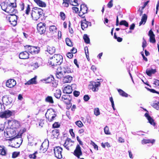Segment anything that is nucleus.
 Listing matches in <instances>:
<instances>
[{
	"instance_id": "obj_45",
	"label": "nucleus",
	"mask_w": 159,
	"mask_h": 159,
	"mask_svg": "<svg viewBox=\"0 0 159 159\" xmlns=\"http://www.w3.org/2000/svg\"><path fill=\"white\" fill-rule=\"evenodd\" d=\"M152 106L155 108L157 110L159 109V102H157L153 103L152 105Z\"/></svg>"
},
{
	"instance_id": "obj_47",
	"label": "nucleus",
	"mask_w": 159,
	"mask_h": 159,
	"mask_svg": "<svg viewBox=\"0 0 159 159\" xmlns=\"http://www.w3.org/2000/svg\"><path fill=\"white\" fill-rule=\"evenodd\" d=\"M114 38L116 39L117 41L118 42H121L122 41V39L120 37H117V36L116 35V33H115L114 34Z\"/></svg>"
},
{
	"instance_id": "obj_59",
	"label": "nucleus",
	"mask_w": 159,
	"mask_h": 159,
	"mask_svg": "<svg viewBox=\"0 0 159 159\" xmlns=\"http://www.w3.org/2000/svg\"><path fill=\"white\" fill-rule=\"evenodd\" d=\"M148 90L150 91L152 93H157V94H159V92L153 89H148Z\"/></svg>"
},
{
	"instance_id": "obj_28",
	"label": "nucleus",
	"mask_w": 159,
	"mask_h": 159,
	"mask_svg": "<svg viewBox=\"0 0 159 159\" xmlns=\"http://www.w3.org/2000/svg\"><path fill=\"white\" fill-rule=\"evenodd\" d=\"M147 18V16L145 14H143L139 23V26L141 25L142 24H144L146 21Z\"/></svg>"
},
{
	"instance_id": "obj_36",
	"label": "nucleus",
	"mask_w": 159,
	"mask_h": 159,
	"mask_svg": "<svg viewBox=\"0 0 159 159\" xmlns=\"http://www.w3.org/2000/svg\"><path fill=\"white\" fill-rule=\"evenodd\" d=\"M155 142V141L154 140H151L150 139H143L142 141V144H145L146 143H153Z\"/></svg>"
},
{
	"instance_id": "obj_15",
	"label": "nucleus",
	"mask_w": 159,
	"mask_h": 159,
	"mask_svg": "<svg viewBox=\"0 0 159 159\" xmlns=\"http://www.w3.org/2000/svg\"><path fill=\"white\" fill-rule=\"evenodd\" d=\"M41 153L38 152L37 151H35L34 153L32 154H29V157L31 159H36V158H40L41 156L40 155Z\"/></svg>"
},
{
	"instance_id": "obj_8",
	"label": "nucleus",
	"mask_w": 159,
	"mask_h": 159,
	"mask_svg": "<svg viewBox=\"0 0 159 159\" xmlns=\"http://www.w3.org/2000/svg\"><path fill=\"white\" fill-rule=\"evenodd\" d=\"M11 16L9 17V21L10 23L12 26H14L17 24V16L15 15V14L12 13L10 15Z\"/></svg>"
},
{
	"instance_id": "obj_38",
	"label": "nucleus",
	"mask_w": 159,
	"mask_h": 159,
	"mask_svg": "<svg viewBox=\"0 0 159 159\" xmlns=\"http://www.w3.org/2000/svg\"><path fill=\"white\" fill-rule=\"evenodd\" d=\"M31 66L33 69L34 70L38 68L39 65L37 62H33L31 64Z\"/></svg>"
},
{
	"instance_id": "obj_2",
	"label": "nucleus",
	"mask_w": 159,
	"mask_h": 159,
	"mask_svg": "<svg viewBox=\"0 0 159 159\" xmlns=\"http://www.w3.org/2000/svg\"><path fill=\"white\" fill-rule=\"evenodd\" d=\"M63 57L59 54H55L52 57H50L48 63L52 66L60 65L62 62Z\"/></svg>"
},
{
	"instance_id": "obj_17",
	"label": "nucleus",
	"mask_w": 159,
	"mask_h": 159,
	"mask_svg": "<svg viewBox=\"0 0 159 159\" xmlns=\"http://www.w3.org/2000/svg\"><path fill=\"white\" fill-rule=\"evenodd\" d=\"M148 35L150 37L149 41L150 43H154L156 42L155 35L152 30H150L148 33Z\"/></svg>"
},
{
	"instance_id": "obj_52",
	"label": "nucleus",
	"mask_w": 159,
	"mask_h": 159,
	"mask_svg": "<svg viewBox=\"0 0 159 159\" xmlns=\"http://www.w3.org/2000/svg\"><path fill=\"white\" fill-rule=\"evenodd\" d=\"M113 0H111L107 4V6L109 8H111L113 6L112 3Z\"/></svg>"
},
{
	"instance_id": "obj_35",
	"label": "nucleus",
	"mask_w": 159,
	"mask_h": 159,
	"mask_svg": "<svg viewBox=\"0 0 159 159\" xmlns=\"http://www.w3.org/2000/svg\"><path fill=\"white\" fill-rule=\"evenodd\" d=\"M61 92L60 89L57 90L54 93V96L57 99H59L61 95Z\"/></svg>"
},
{
	"instance_id": "obj_10",
	"label": "nucleus",
	"mask_w": 159,
	"mask_h": 159,
	"mask_svg": "<svg viewBox=\"0 0 159 159\" xmlns=\"http://www.w3.org/2000/svg\"><path fill=\"white\" fill-rule=\"evenodd\" d=\"M45 24L41 22L39 23L37 25V29L39 33L41 34L44 33L46 31Z\"/></svg>"
},
{
	"instance_id": "obj_9",
	"label": "nucleus",
	"mask_w": 159,
	"mask_h": 159,
	"mask_svg": "<svg viewBox=\"0 0 159 159\" xmlns=\"http://www.w3.org/2000/svg\"><path fill=\"white\" fill-rule=\"evenodd\" d=\"M100 85V83L99 82H92L89 86L90 89L93 92H97L98 90V87Z\"/></svg>"
},
{
	"instance_id": "obj_3",
	"label": "nucleus",
	"mask_w": 159,
	"mask_h": 159,
	"mask_svg": "<svg viewBox=\"0 0 159 159\" xmlns=\"http://www.w3.org/2000/svg\"><path fill=\"white\" fill-rule=\"evenodd\" d=\"M43 14V11L42 9L34 7L32 10L31 16L33 19L37 20L42 16Z\"/></svg>"
},
{
	"instance_id": "obj_57",
	"label": "nucleus",
	"mask_w": 159,
	"mask_h": 159,
	"mask_svg": "<svg viewBox=\"0 0 159 159\" xmlns=\"http://www.w3.org/2000/svg\"><path fill=\"white\" fill-rule=\"evenodd\" d=\"M85 14V13H83V12L82 11L80 10L79 13V16L82 18H83L84 17V15Z\"/></svg>"
},
{
	"instance_id": "obj_39",
	"label": "nucleus",
	"mask_w": 159,
	"mask_h": 159,
	"mask_svg": "<svg viewBox=\"0 0 159 159\" xmlns=\"http://www.w3.org/2000/svg\"><path fill=\"white\" fill-rule=\"evenodd\" d=\"M83 39L85 43L87 44L90 43V39L88 36L86 34H85L83 36Z\"/></svg>"
},
{
	"instance_id": "obj_14",
	"label": "nucleus",
	"mask_w": 159,
	"mask_h": 159,
	"mask_svg": "<svg viewBox=\"0 0 159 159\" xmlns=\"http://www.w3.org/2000/svg\"><path fill=\"white\" fill-rule=\"evenodd\" d=\"M12 112L9 110H7L2 113L0 116L2 118H7L12 115Z\"/></svg>"
},
{
	"instance_id": "obj_18",
	"label": "nucleus",
	"mask_w": 159,
	"mask_h": 159,
	"mask_svg": "<svg viewBox=\"0 0 159 159\" xmlns=\"http://www.w3.org/2000/svg\"><path fill=\"white\" fill-rule=\"evenodd\" d=\"M60 70H61V67L58 68L57 69V72L56 74V75L57 78L58 79H61V77L63 76L64 75L62 72V71H60Z\"/></svg>"
},
{
	"instance_id": "obj_49",
	"label": "nucleus",
	"mask_w": 159,
	"mask_h": 159,
	"mask_svg": "<svg viewBox=\"0 0 159 159\" xmlns=\"http://www.w3.org/2000/svg\"><path fill=\"white\" fill-rule=\"evenodd\" d=\"M30 6L29 5H27V7H26V10H25V13L27 15H28L30 11Z\"/></svg>"
},
{
	"instance_id": "obj_21",
	"label": "nucleus",
	"mask_w": 159,
	"mask_h": 159,
	"mask_svg": "<svg viewBox=\"0 0 159 159\" xmlns=\"http://www.w3.org/2000/svg\"><path fill=\"white\" fill-rule=\"evenodd\" d=\"M2 100L3 103L7 105L10 104L11 102V100L10 99L7 95L4 96L2 98Z\"/></svg>"
},
{
	"instance_id": "obj_33",
	"label": "nucleus",
	"mask_w": 159,
	"mask_h": 159,
	"mask_svg": "<svg viewBox=\"0 0 159 159\" xmlns=\"http://www.w3.org/2000/svg\"><path fill=\"white\" fill-rule=\"evenodd\" d=\"M45 101L46 102L49 103L51 104L54 103V101L52 97L51 96H48L45 99Z\"/></svg>"
},
{
	"instance_id": "obj_37",
	"label": "nucleus",
	"mask_w": 159,
	"mask_h": 159,
	"mask_svg": "<svg viewBox=\"0 0 159 159\" xmlns=\"http://www.w3.org/2000/svg\"><path fill=\"white\" fill-rule=\"evenodd\" d=\"M118 91L120 94L122 96L125 97H127L128 96V94L123 90L120 89H118Z\"/></svg>"
},
{
	"instance_id": "obj_12",
	"label": "nucleus",
	"mask_w": 159,
	"mask_h": 159,
	"mask_svg": "<svg viewBox=\"0 0 159 159\" xmlns=\"http://www.w3.org/2000/svg\"><path fill=\"white\" fill-rule=\"evenodd\" d=\"M73 142L70 139L67 138L66 140L63 145L66 149L69 150L70 147L73 145Z\"/></svg>"
},
{
	"instance_id": "obj_19",
	"label": "nucleus",
	"mask_w": 159,
	"mask_h": 159,
	"mask_svg": "<svg viewBox=\"0 0 159 159\" xmlns=\"http://www.w3.org/2000/svg\"><path fill=\"white\" fill-rule=\"evenodd\" d=\"M73 87H71L70 85H67L65 87L63 90V92L64 93L66 94H70L71 93L73 90Z\"/></svg>"
},
{
	"instance_id": "obj_23",
	"label": "nucleus",
	"mask_w": 159,
	"mask_h": 159,
	"mask_svg": "<svg viewBox=\"0 0 159 159\" xmlns=\"http://www.w3.org/2000/svg\"><path fill=\"white\" fill-rule=\"evenodd\" d=\"M7 154V150L6 148L3 146H0V155L6 156Z\"/></svg>"
},
{
	"instance_id": "obj_1",
	"label": "nucleus",
	"mask_w": 159,
	"mask_h": 159,
	"mask_svg": "<svg viewBox=\"0 0 159 159\" xmlns=\"http://www.w3.org/2000/svg\"><path fill=\"white\" fill-rule=\"evenodd\" d=\"M2 9L8 13L11 14H15L16 11L15 9L16 4L14 3H2L1 4Z\"/></svg>"
},
{
	"instance_id": "obj_11",
	"label": "nucleus",
	"mask_w": 159,
	"mask_h": 159,
	"mask_svg": "<svg viewBox=\"0 0 159 159\" xmlns=\"http://www.w3.org/2000/svg\"><path fill=\"white\" fill-rule=\"evenodd\" d=\"M74 154L78 158H80V156L82 154V152L81 150V148L80 145L78 144L74 152Z\"/></svg>"
},
{
	"instance_id": "obj_29",
	"label": "nucleus",
	"mask_w": 159,
	"mask_h": 159,
	"mask_svg": "<svg viewBox=\"0 0 159 159\" xmlns=\"http://www.w3.org/2000/svg\"><path fill=\"white\" fill-rule=\"evenodd\" d=\"M39 6L42 7H45L46 6V3L40 0H34Z\"/></svg>"
},
{
	"instance_id": "obj_34",
	"label": "nucleus",
	"mask_w": 159,
	"mask_h": 159,
	"mask_svg": "<svg viewBox=\"0 0 159 159\" xmlns=\"http://www.w3.org/2000/svg\"><path fill=\"white\" fill-rule=\"evenodd\" d=\"M156 72V70L152 69L150 70L147 69L146 71L147 74L149 76H151L152 74H154Z\"/></svg>"
},
{
	"instance_id": "obj_63",
	"label": "nucleus",
	"mask_w": 159,
	"mask_h": 159,
	"mask_svg": "<svg viewBox=\"0 0 159 159\" xmlns=\"http://www.w3.org/2000/svg\"><path fill=\"white\" fill-rule=\"evenodd\" d=\"M69 132L72 137H75V134L73 132V129H70L69 130Z\"/></svg>"
},
{
	"instance_id": "obj_42",
	"label": "nucleus",
	"mask_w": 159,
	"mask_h": 159,
	"mask_svg": "<svg viewBox=\"0 0 159 159\" xmlns=\"http://www.w3.org/2000/svg\"><path fill=\"white\" fill-rule=\"evenodd\" d=\"M120 25H124L126 27H128L129 24L125 20H121L119 23Z\"/></svg>"
},
{
	"instance_id": "obj_26",
	"label": "nucleus",
	"mask_w": 159,
	"mask_h": 159,
	"mask_svg": "<svg viewBox=\"0 0 159 159\" xmlns=\"http://www.w3.org/2000/svg\"><path fill=\"white\" fill-rule=\"evenodd\" d=\"M36 76H35L33 78L31 79L25 83V84L30 85L31 84H37L36 81Z\"/></svg>"
},
{
	"instance_id": "obj_6",
	"label": "nucleus",
	"mask_w": 159,
	"mask_h": 159,
	"mask_svg": "<svg viewBox=\"0 0 159 159\" xmlns=\"http://www.w3.org/2000/svg\"><path fill=\"white\" fill-rule=\"evenodd\" d=\"M62 148L60 147H56L54 148V151L55 156L58 159L62 158Z\"/></svg>"
},
{
	"instance_id": "obj_44",
	"label": "nucleus",
	"mask_w": 159,
	"mask_h": 159,
	"mask_svg": "<svg viewBox=\"0 0 159 159\" xmlns=\"http://www.w3.org/2000/svg\"><path fill=\"white\" fill-rule=\"evenodd\" d=\"M20 152H14L12 154V158H15L19 155Z\"/></svg>"
},
{
	"instance_id": "obj_16",
	"label": "nucleus",
	"mask_w": 159,
	"mask_h": 159,
	"mask_svg": "<svg viewBox=\"0 0 159 159\" xmlns=\"http://www.w3.org/2000/svg\"><path fill=\"white\" fill-rule=\"evenodd\" d=\"M48 145V143L46 142H43L42 143L41 146V148L40 149V152L41 153V152H45L47 151V148Z\"/></svg>"
},
{
	"instance_id": "obj_24",
	"label": "nucleus",
	"mask_w": 159,
	"mask_h": 159,
	"mask_svg": "<svg viewBox=\"0 0 159 159\" xmlns=\"http://www.w3.org/2000/svg\"><path fill=\"white\" fill-rule=\"evenodd\" d=\"M69 95H64L61 98V100L64 102L66 104L69 103Z\"/></svg>"
},
{
	"instance_id": "obj_55",
	"label": "nucleus",
	"mask_w": 159,
	"mask_h": 159,
	"mask_svg": "<svg viewBox=\"0 0 159 159\" xmlns=\"http://www.w3.org/2000/svg\"><path fill=\"white\" fill-rule=\"evenodd\" d=\"M60 124L58 122H55L52 125V126L54 128H58L60 126Z\"/></svg>"
},
{
	"instance_id": "obj_50",
	"label": "nucleus",
	"mask_w": 159,
	"mask_h": 159,
	"mask_svg": "<svg viewBox=\"0 0 159 159\" xmlns=\"http://www.w3.org/2000/svg\"><path fill=\"white\" fill-rule=\"evenodd\" d=\"M104 131L105 134H110V132L109 131L108 127L106 126L104 128Z\"/></svg>"
},
{
	"instance_id": "obj_54",
	"label": "nucleus",
	"mask_w": 159,
	"mask_h": 159,
	"mask_svg": "<svg viewBox=\"0 0 159 159\" xmlns=\"http://www.w3.org/2000/svg\"><path fill=\"white\" fill-rule=\"evenodd\" d=\"M84 101H88L90 99V98L88 95H84L83 98Z\"/></svg>"
},
{
	"instance_id": "obj_4",
	"label": "nucleus",
	"mask_w": 159,
	"mask_h": 159,
	"mask_svg": "<svg viewBox=\"0 0 159 159\" xmlns=\"http://www.w3.org/2000/svg\"><path fill=\"white\" fill-rule=\"evenodd\" d=\"M52 109H48L46 114V118H48V120L50 122L52 121L56 116V115L54 113Z\"/></svg>"
},
{
	"instance_id": "obj_20",
	"label": "nucleus",
	"mask_w": 159,
	"mask_h": 159,
	"mask_svg": "<svg viewBox=\"0 0 159 159\" xmlns=\"http://www.w3.org/2000/svg\"><path fill=\"white\" fill-rule=\"evenodd\" d=\"M29 54L27 51L20 52L19 55L20 58L21 59H26L29 58Z\"/></svg>"
},
{
	"instance_id": "obj_64",
	"label": "nucleus",
	"mask_w": 159,
	"mask_h": 159,
	"mask_svg": "<svg viewBox=\"0 0 159 159\" xmlns=\"http://www.w3.org/2000/svg\"><path fill=\"white\" fill-rule=\"evenodd\" d=\"M148 2H149V1H147L144 3V4L143 5V6L141 7L142 10H143V9L145 8V7L146 6V5L148 4Z\"/></svg>"
},
{
	"instance_id": "obj_62",
	"label": "nucleus",
	"mask_w": 159,
	"mask_h": 159,
	"mask_svg": "<svg viewBox=\"0 0 159 159\" xmlns=\"http://www.w3.org/2000/svg\"><path fill=\"white\" fill-rule=\"evenodd\" d=\"M67 56L70 58H72L73 57V55L72 54V53L71 52H68L67 54Z\"/></svg>"
},
{
	"instance_id": "obj_13",
	"label": "nucleus",
	"mask_w": 159,
	"mask_h": 159,
	"mask_svg": "<svg viewBox=\"0 0 159 159\" xmlns=\"http://www.w3.org/2000/svg\"><path fill=\"white\" fill-rule=\"evenodd\" d=\"M16 84V81L14 79H10L7 80L6 82V86L9 88H11L15 86Z\"/></svg>"
},
{
	"instance_id": "obj_30",
	"label": "nucleus",
	"mask_w": 159,
	"mask_h": 159,
	"mask_svg": "<svg viewBox=\"0 0 159 159\" xmlns=\"http://www.w3.org/2000/svg\"><path fill=\"white\" fill-rule=\"evenodd\" d=\"M61 70H62V72L64 74L66 73H69L71 72L70 68L67 66L63 67L62 68L61 67Z\"/></svg>"
},
{
	"instance_id": "obj_58",
	"label": "nucleus",
	"mask_w": 159,
	"mask_h": 159,
	"mask_svg": "<svg viewBox=\"0 0 159 159\" xmlns=\"http://www.w3.org/2000/svg\"><path fill=\"white\" fill-rule=\"evenodd\" d=\"M20 5L21 10L23 11L25 7L24 4L21 2L20 3Z\"/></svg>"
},
{
	"instance_id": "obj_31",
	"label": "nucleus",
	"mask_w": 159,
	"mask_h": 159,
	"mask_svg": "<svg viewBox=\"0 0 159 159\" xmlns=\"http://www.w3.org/2000/svg\"><path fill=\"white\" fill-rule=\"evenodd\" d=\"M47 51L50 54H52L55 52V48L53 47H50L48 46L47 47Z\"/></svg>"
},
{
	"instance_id": "obj_25",
	"label": "nucleus",
	"mask_w": 159,
	"mask_h": 159,
	"mask_svg": "<svg viewBox=\"0 0 159 159\" xmlns=\"http://www.w3.org/2000/svg\"><path fill=\"white\" fill-rule=\"evenodd\" d=\"M88 21H87L85 19H84L82 20H81V27L83 30H84L85 29L88 27Z\"/></svg>"
},
{
	"instance_id": "obj_22",
	"label": "nucleus",
	"mask_w": 159,
	"mask_h": 159,
	"mask_svg": "<svg viewBox=\"0 0 159 159\" xmlns=\"http://www.w3.org/2000/svg\"><path fill=\"white\" fill-rule=\"evenodd\" d=\"M145 116L147 118L148 121V122L151 125L154 126L155 124L154 122L153 119L149 115L148 113H146L145 114Z\"/></svg>"
},
{
	"instance_id": "obj_53",
	"label": "nucleus",
	"mask_w": 159,
	"mask_h": 159,
	"mask_svg": "<svg viewBox=\"0 0 159 159\" xmlns=\"http://www.w3.org/2000/svg\"><path fill=\"white\" fill-rule=\"evenodd\" d=\"M143 42L142 43V47L143 49L145 48L147 46V43L145 40L143 38Z\"/></svg>"
},
{
	"instance_id": "obj_48",
	"label": "nucleus",
	"mask_w": 159,
	"mask_h": 159,
	"mask_svg": "<svg viewBox=\"0 0 159 159\" xmlns=\"http://www.w3.org/2000/svg\"><path fill=\"white\" fill-rule=\"evenodd\" d=\"M84 50L85 52V54L86 57L88 59V58L89 57V51L88 50V48L87 47H85L84 48Z\"/></svg>"
},
{
	"instance_id": "obj_32",
	"label": "nucleus",
	"mask_w": 159,
	"mask_h": 159,
	"mask_svg": "<svg viewBox=\"0 0 159 159\" xmlns=\"http://www.w3.org/2000/svg\"><path fill=\"white\" fill-rule=\"evenodd\" d=\"M80 11H82L83 13H86L87 12L88 8L86 5L82 4L80 6Z\"/></svg>"
},
{
	"instance_id": "obj_27",
	"label": "nucleus",
	"mask_w": 159,
	"mask_h": 159,
	"mask_svg": "<svg viewBox=\"0 0 159 159\" xmlns=\"http://www.w3.org/2000/svg\"><path fill=\"white\" fill-rule=\"evenodd\" d=\"M72 80V77L69 75L65 76L63 79V81L64 83H68L71 82Z\"/></svg>"
},
{
	"instance_id": "obj_7",
	"label": "nucleus",
	"mask_w": 159,
	"mask_h": 159,
	"mask_svg": "<svg viewBox=\"0 0 159 159\" xmlns=\"http://www.w3.org/2000/svg\"><path fill=\"white\" fill-rule=\"evenodd\" d=\"M16 134L15 131L12 129H8L6 131H4V135L6 138H11L15 136Z\"/></svg>"
},
{
	"instance_id": "obj_46",
	"label": "nucleus",
	"mask_w": 159,
	"mask_h": 159,
	"mask_svg": "<svg viewBox=\"0 0 159 159\" xmlns=\"http://www.w3.org/2000/svg\"><path fill=\"white\" fill-rule=\"evenodd\" d=\"M76 125L79 127H81L83 125V124L81 121H78L75 122Z\"/></svg>"
},
{
	"instance_id": "obj_56",
	"label": "nucleus",
	"mask_w": 159,
	"mask_h": 159,
	"mask_svg": "<svg viewBox=\"0 0 159 159\" xmlns=\"http://www.w3.org/2000/svg\"><path fill=\"white\" fill-rule=\"evenodd\" d=\"M80 93L78 91H75L73 92V94L75 96L77 97L79 95Z\"/></svg>"
},
{
	"instance_id": "obj_51",
	"label": "nucleus",
	"mask_w": 159,
	"mask_h": 159,
	"mask_svg": "<svg viewBox=\"0 0 159 159\" xmlns=\"http://www.w3.org/2000/svg\"><path fill=\"white\" fill-rule=\"evenodd\" d=\"M60 16H61V19L63 20H64L65 18V15L63 12H60Z\"/></svg>"
},
{
	"instance_id": "obj_43",
	"label": "nucleus",
	"mask_w": 159,
	"mask_h": 159,
	"mask_svg": "<svg viewBox=\"0 0 159 159\" xmlns=\"http://www.w3.org/2000/svg\"><path fill=\"white\" fill-rule=\"evenodd\" d=\"M57 30L56 27L54 25H52L50 27L49 30L50 32L53 33L56 32Z\"/></svg>"
},
{
	"instance_id": "obj_60",
	"label": "nucleus",
	"mask_w": 159,
	"mask_h": 159,
	"mask_svg": "<svg viewBox=\"0 0 159 159\" xmlns=\"http://www.w3.org/2000/svg\"><path fill=\"white\" fill-rule=\"evenodd\" d=\"M4 128V125L2 124H0V132H2Z\"/></svg>"
},
{
	"instance_id": "obj_41",
	"label": "nucleus",
	"mask_w": 159,
	"mask_h": 159,
	"mask_svg": "<svg viewBox=\"0 0 159 159\" xmlns=\"http://www.w3.org/2000/svg\"><path fill=\"white\" fill-rule=\"evenodd\" d=\"M66 42L67 45L70 47L72 46V43L69 38H66Z\"/></svg>"
},
{
	"instance_id": "obj_61",
	"label": "nucleus",
	"mask_w": 159,
	"mask_h": 159,
	"mask_svg": "<svg viewBox=\"0 0 159 159\" xmlns=\"http://www.w3.org/2000/svg\"><path fill=\"white\" fill-rule=\"evenodd\" d=\"M153 84L157 86H159V80H155L154 81Z\"/></svg>"
},
{
	"instance_id": "obj_5",
	"label": "nucleus",
	"mask_w": 159,
	"mask_h": 159,
	"mask_svg": "<svg viewBox=\"0 0 159 159\" xmlns=\"http://www.w3.org/2000/svg\"><path fill=\"white\" fill-rule=\"evenodd\" d=\"M25 48L28 50L29 52L32 54H37L39 51V48L32 46L26 45L25 46Z\"/></svg>"
},
{
	"instance_id": "obj_40",
	"label": "nucleus",
	"mask_w": 159,
	"mask_h": 159,
	"mask_svg": "<svg viewBox=\"0 0 159 159\" xmlns=\"http://www.w3.org/2000/svg\"><path fill=\"white\" fill-rule=\"evenodd\" d=\"M94 113L96 116H98L100 114L99 109L97 107L94 109Z\"/></svg>"
}]
</instances>
